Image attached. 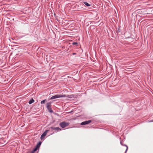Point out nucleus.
<instances>
[{
	"instance_id": "nucleus-1",
	"label": "nucleus",
	"mask_w": 153,
	"mask_h": 153,
	"mask_svg": "<svg viewBox=\"0 0 153 153\" xmlns=\"http://www.w3.org/2000/svg\"><path fill=\"white\" fill-rule=\"evenodd\" d=\"M66 96L65 95L57 94L52 96L50 99V100H53L57 98L65 97Z\"/></svg>"
},
{
	"instance_id": "nucleus-2",
	"label": "nucleus",
	"mask_w": 153,
	"mask_h": 153,
	"mask_svg": "<svg viewBox=\"0 0 153 153\" xmlns=\"http://www.w3.org/2000/svg\"><path fill=\"white\" fill-rule=\"evenodd\" d=\"M51 102H48L46 104V107L48 110L51 113L53 112V111L51 107Z\"/></svg>"
},
{
	"instance_id": "nucleus-3",
	"label": "nucleus",
	"mask_w": 153,
	"mask_h": 153,
	"mask_svg": "<svg viewBox=\"0 0 153 153\" xmlns=\"http://www.w3.org/2000/svg\"><path fill=\"white\" fill-rule=\"evenodd\" d=\"M69 124V123H67L65 121H64L60 123H59V125L61 128H64L68 126Z\"/></svg>"
},
{
	"instance_id": "nucleus-4",
	"label": "nucleus",
	"mask_w": 153,
	"mask_h": 153,
	"mask_svg": "<svg viewBox=\"0 0 153 153\" xmlns=\"http://www.w3.org/2000/svg\"><path fill=\"white\" fill-rule=\"evenodd\" d=\"M49 131V130H46L41 135L40 139L41 140H43L45 137V136L47 134L48 131Z\"/></svg>"
},
{
	"instance_id": "nucleus-5",
	"label": "nucleus",
	"mask_w": 153,
	"mask_h": 153,
	"mask_svg": "<svg viewBox=\"0 0 153 153\" xmlns=\"http://www.w3.org/2000/svg\"><path fill=\"white\" fill-rule=\"evenodd\" d=\"M49 129H51L52 130H55L57 131H60L61 130V129L59 127H51L49 128Z\"/></svg>"
},
{
	"instance_id": "nucleus-6",
	"label": "nucleus",
	"mask_w": 153,
	"mask_h": 153,
	"mask_svg": "<svg viewBox=\"0 0 153 153\" xmlns=\"http://www.w3.org/2000/svg\"><path fill=\"white\" fill-rule=\"evenodd\" d=\"M91 120H88V121H84L81 123V125L82 126L87 125L91 123Z\"/></svg>"
},
{
	"instance_id": "nucleus-7",
	"label": "nucleus",
	"mask_w": 153,
	"mask_h": 153,
	"mask_svg": "<svg viewBox=\"0 0 153 153\" xmlns=\"http://www.w3.org/2000/svg\"><path fill=\"white\" fill-rule=\"evenodd\" d=\"M42 142H39L36 145V147L37 148L39 149L41 144Z\"/></svg>"
},
{
	"instance_id": "nucleus-8",
	"label": "nucleus",
	"mask_w": 153,
	"mask_h": 153,
	"mask_svg": "<svg viewBox=\"0 0 153 153\" xmlns=\"http://www.w3.org/2000/svg\"><path fill=\"white\" fill-rule=\"evenodd\" d=\"M74 95H68L67 96V97L68 98H74Z\"/></svg>"
},
{
	"instance_id": "nucleus-9",
	"label": "nucleus",
	"mask_w": 153,
	"mask_h": 153,
	"mask_svg": "<svg viewBox=\"0 0 153 153\" xmlns=\"http://www.w3.org/2000/svg\"><path fill=\"white\" fill-rule=\"evenodd\" d=\"M34 102V100L33 99H31L29 101L28 103L29 104H31L32 103Z\"/></svg>"
},
{
	"instance_id": "nucleus-10",
	"label": "nucleus",
	"mask_w": 153,
	"mask_h": 153,
	"mask_svg": "<svg viewBox=\"0 0 153 153\" xmlns=\"http://www.w3.org/2000/svg\"><path fill=\"white\" fill-rule=\"evenodd\" d=\"M83 3L87 7H89L91 5L90 4L86 2H84Z\"/></svg>"
},
{
	"instance_id": "nucleus-11",
	"label": "nucleus",
	"mask_w": 153,
	"mask_h": 153,
	"mask_svg": "<svg viewBox=\"0 0 153 153\" xmlns=\"http://www.w3.org/2000/svg\"><path fill=\"white\" fill-rule=\"evenodd\" d=\"M46 101V99H45L42 101L41 102V104H45Z\"/></svg>"
},
{
	"instance_id": "nucleus-12",
	"label": "nucleus",
	"mask_w": 153,
	"mask_h": 153,
	"mask_svg": "<svg viewBox=\"0 0 153 153\" xmlns=\"http://www.w3.org/2000/svg\"><path fill=\"white\" fill-rule=\"evenodd\" d=\"M116 32L117 33H120V28H118L117 29Z\"/></svg>"
},
{
	"instance_id": "nucleus-13",
	"label": "nucleus",
	"mask_w": 153,
	"mask_h": 153,
	"mask_svg": "<svg viewBox=\"0 0 153 153\" xmlns=\"http://www.w3.org/2000/svg\"><path fill=\"white\" fill-rule=\"evenodd\" d=\"M38 149V148H37L36 147H35V148H34L33 149V151L32 152H34L36 151Z\"/></svg>"
},
{
	"instance_id": "nucleus-14",
	"label": "nucleus",
	"mask_w": 153,
	"mask_h": 153,
	"mask_svg": "<svg viewBox=\"0 0 153 153\" xmlns=\"http://www.w3.org/2000/svg\"><path fill=\"white\" fill-rule=\"evenodd\" d=\"M120 144L122 145L123 146H125L126 147V146H127L126 145H124L123 144V143H122V141H120Z\"/></svg>"
},
{
	"instance_id": "nucleus-15",
	"label": "nucleus",
	"mask_w": 153,
	"mask_h": 153,
	"mask_svg": "<svg viewBox=\"0 0 153 153\" xmlns=\"http://www.w3.org/2000/svg\"><path fill=\"white\" fill-rule=\"evenodd\" d=\"M126 151H125V153H126V152L128 149V146H126Z\"/></svg>"
},
{
	"instance_id": "nucleus-16",
	"label": "nucleus",
	"mask_w": 153,
	"mask_h": 153,
	"mask_svg": "<svg viewBox=\"0 0 153 153\" xmlns=\"http://www.w3.org/2000/svg\"><path fill=\"white\" fill-rule=\"evenodd\" d=\"M77 44V43L76 42H73L72 43V44L73 45H76Z\"/></svg>"
},
{
	"instance_id": "nucleus-17",
	"label": "nucleus",
	"mask_w": 153,
	"mask_h": 153,
	"mask_svg": "<svg viewBox=\"0 0 153 153\" xmlns=\"http://www.w3.org/2000/svg\"><path fill=\"white\" fill-rule=\"evenodd\" d=\"M76 53H72L73 55H76Z\"/></svg>"
},
{
	"instance_id": "nucleus-18",
	"label": "nucleus",
	"mask_w": 153,
	"mask_h": 153,
	"mask_svg": "<svg viewBox=\"0 0 153 153\" xmlns=\"http://www.w3.org/2000/svg\"><path fill=\"white\" fill-rule=\"evenodd\" d=\"M150 122H153V120H152L150 121Z\"/></svg>"
},
{
	"instance_id": "nucleus-19",
	"label": "nucleus",
	"mask_w": 153,
	"mask_h": 153,
	"mask_svg": "<svg viewBox=\"0 0 153 153\" xmlns=\"http://www.w3.org/2000/svg\"><path fill=\"white\" fill-rule=\"evenodd\" d=\"M31 153H34V152H32Z\"/></svg>"
}]
</instances>
